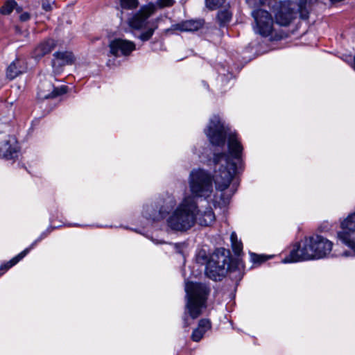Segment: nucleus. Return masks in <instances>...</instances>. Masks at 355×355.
Listing matches in <instances>:
<instances>
[{
	"label": "nucleus",
	"mask_w": 355,
	"mask_h": 355,
	"mask_svg": "<svg viewBox=\"0 0 355 355\" xmlns=\"http://www.w3.org/2000/svg\"><path fill=\"white\" fill-rule=\"evenodd\" d=\"M205 132L215 146H224L227 139L228 153L214 155V176L204 169L192 170L188 178L191 195L186 194L179 202L173 196H167L163 199L158 212L149 206L143 212L144 216L152 221L166 218V227L173 232H186L196 223L208 226L215 220L212 209H200L196 198L216 202L212 198L214 196L213 182L216 190H225L236 173L237 164L241 159L243 147L237 135L225 126L218 116L214 115L210 119Z\"/></svg>",
	"instance_id": "f257e3e1"
},
{
	"label": "nucleus",
	"mask_w": 355,
	"mask_h": 355,
	"mask_svg": "<svg viewBox=\"0 0 355 355\" xmlns=\"http://www.w3.org/2000/svg\"><path fill=\"white\" fill-rule=\"evenodd\" d=\"M333 245L331 241L320 235L306 237L294 246L289 256L282 262L288 263L325 258L331 253Z\"/></svg>",
	"instance_id": "f03ea898"
},
{
	"label": "nucleus",
	"mask_w": 355,
	"mask_h": 355,
	"mask_svg": "<svg viewBox=\"0 0 355 355\" xmlns=\"http://www.w3.org/2000/svg\"><path fill=\"white\" fill-rule=\"evenodd\" d=\"M185 292L187 299V310L190 316L195 319L201 314L202 309L205 307L209 289L203 284L186 282Z\"/></svg>",
	"instance_id": "7ed1b4c3"
},
{
	"label": "nucleus",
	"mask_w": 355,
	"mask_h": 355,
	"mask_svg": "<svg viewBox=\"0 0 355 355\" xmlns=\"http://www.w3.org/2000/svg\"><path fill=\"white\" fill-rule=\"evenodd\" d=\"M274 12L276 21L281 26H287L293 19V13L297 10L303 19L308 17L306 9V0H275Z\"/></svg>",
	"instance_id": "20e7f679"
},
{
	"label": "nucleus",
	"mask_w": 355,
	"mask_h": 355,
	"mask_svg": "<svg viewBox=\"0 0 355 355\" xmlns=\"http://www.w3.org/2000/svg\"><path fill=\"white\" fill-rule=\"evenodd\" d=\"M342 230L337 233V237L350 250L345 252V257L355 256V240L352 234L355 232V213L349 214L342 223Z\"/></svg>",
	"instance_id": "39448f33"
},
{
	"label": "nucleus",
	"mask_w": 355,
	"mask_h": 355,
	"mask_svg": "<svg viewBox=\"0 0 355 355\" xmlns=\"http://www.w3.org/2000/svg\"><path fill=\"white\" fill-rule=\"evenodd\" d=\"M252 16L254 20V31L263 37L269 36L273 31V19L266 10L259 9L254 10Z\"/></svg>",
	"instance_id": "423d86ee"
},
{
	"label": "nucleus",
	"mask_w": 355,
	"mask_h": 355,
	"mask_svg": "<svg viewBox=\"0 0 355 355\" xmlns=\"http://www.w3.org/2000/svg\"><path fill=\"white\" fill-rule=\"evenodd\" d=\"M110 53L114 57H128L136 50V44L132 41L116 38L109 44Z\"/></svg>",
	"instance_id": "0eeeda50"
},
{
	"label": "nucleus",
	"mask_w": 355,
	"mask_h": 355,
	"mask_svg": "<svg viewBox=\"0 0 355 355\" xmlns=\"http://www.w3.org/2000/svg\"><path fill=\"white\" fill-rule=\"evenodd\" d=\"M155 6L153 3L141 7L138 12L129 19L130 26L135 29L144 28L148 23L147 19L155 12Z\"/></svg>",
	"instance_id": "6e6552de"
},
{
	"label": "nucleus",
	"mask_w": 355,
	"mask_h": 355,
	"mask_svg": "<svg viewBox=\"0 0 355 355\" xmlns=\"http://www.w3.org/2000/svg\"><path fill=\"white\" fill-rule=\"evenodd\" d=\"M20 147L17 139L13 137H8L0 143V157L6 159H12L18 157Z\"/></svg>",
	"instance_id": "1a4fd4ad"
},
{
	"label": "nucleus",
	"mask_w": 355,
	"mask_h": 355,
	"mask_svg": "<svg viewBox=\"0 0 355 355\" xmlns=\"http://www.w3.org/2000/svg\"><path fill=\"white\" fill-rule=\"evenodd\" d=\"M67 87L62 86L55 88L49 81H43L38 86L37 97L40 100L47 99L49 98L55 97L58 95L65 94Z\"/></svg>",
	"instance_id": "9d476101"
},
{
	"label": "nucleus",
	"mask_w": 355,
	"mask_h": 355,
	"mask_svg": "<svg viewBox=\"0 0 355 355\" xmlns=\"http://www.w3.org/2000/svg\"><path fill=\"white\" fill-rule=\"evenodd\" d=\"M222 264L216 265L214 258L211 261H209L206 268L205 273L211 279L216 281L220 279V277L223 275L225 270V266L226 264V258L223 257Z\"/></svg>",
	"instance_id": "9b49d317"
},
{
	"label": "nucleus",
	"mask_w": 355,
	"mask_h": 355,
	"mask_svg": "<svg viewBox=\"0 0 355 355\" xmlns=\"http://www.w3.org/2000/svg\"><path fill=\"white\" fill-rule=\"evenodd\" d=\"M28 67L26 61L22 59L15 60L7 69V77L10 79H14L17 76L25 73Z\"/></svg>",
	"instance_id": "f8f14e48"
},
{
	"label": "nucleus",
	"mask_w": 355,
	"mask_h": 355,
	"mask_svg": "<svg viewBox=\"0 0 355 355\" xmlns=\"http://www.w3.org/2000/svg\"><path fill=\"white\" fill-rule=\"evenodd\" d=\"M53 55L54 59L52 61V66L54 69H55L57 67H62L66 64H71L75 61V58L71 52H56Z\"/></svg>",
	"instance_id": "ddd939ff"
},
{
	"label": "nucleus",
	"mask_w": 355,
	"mask_h": 355,
	"mask_svg": "<svg viewBox=\"0 0 355 355\" xmlns=\"http://www.w3.org/2000/svg\"><path fill=\"white\" fill-rule=\"evenodd\" d=\"M42 239V237L37 239L30 245V247L26 248L6 263L1 265L0 266V275H1L5 271L10 268L12 266L17 264L20 260H21L30 252V250L35 246L37 242L40 241Z\"/></svg>",
	"instance_id": "4468645a"
},
{
	"label": "nucleus",
	"mask_w": 355,
	"mask_h": 355,
	"mask_svg": "<svg viewBox=\"0 0 355 355\" xmlns=\"http://www.w3.org/2000/svg\"><path fill=\"white\" fill-rule=\"evenodd\" d=\"M55 41L48 39L41 42L33 51V57L40 59L47 53H49L55 47Z\"/></svg>",
	"instance_id": "2eb2a0df"
},
{
	"label": "nucleus",
	"mask_w": 355,
	"mask_h": 355,
	"mask_svg": "<svg viewBox=\"0 0 355 355\" xmlns=\"http://www.w3.org/2000/svg\"><path fill=\"white\" fill-rule=\"evenodd\" d=\"M203 25L202 20H187L175 25V29L184 32H193L199 30Z\"/></svg>",
	"instance_id": "dca6fc26"
},
{
	"label": "nucleus",
	"mask_w": 355,
	"mask_h": 355,
	"mask_svg": "<svg viewBox=\"0 0 355 355\" xmlns=\"http://www.w3.org/2000/svg\"><path fill=\"white\" fill-rule=\"evenodd\" d=\"M211 328V322L209 320L202 319L199 321L198 327L193 330L191 339L198 342L203 337L205 332Z\"/></svg>",
	"instance_id": "f3484780"
},
{
	"label": "nucleus",
	"mask_w": 355,
	"mask_h": 355,
	"mask_svg": "<svg viewBox=\"0 0 355 355\" xmlns=\"http://www.w3.org/2000/svg\"><path fill=\"white\" fill-rule=\"evenodd\" d=\"M230 241L234 252L237 255L240 254L243 250V244L241 241L238 239L236 232H232Z\"/></svg>",
	"instance_id": "a211bd4d"
},
{
	"label": "nucleus",
	"mask_w": 355,
	"mask_h": 355,
	"mask_svg": "<svg viewBox=\"0 0 355 355\" xmlns=\"http://www.w3.org/2000/svg\"><path fill=\"white\" fill-rule=\"evenodd\" d=\"M17 3L14 0L7 1L5 4L1 8V12L3 15L10 14L14 8L16 7Z\"/></svg>",
	"instance_id": "6ab92c4d"
},
{
	"label": "nucleus",
	"mask_w": 355,
	"mask_h": 355,
	"mask_svg": "<svg viewBox=\"0 0 355 355\" xmlns=\"http://www.w3.org/2000/svg\"><path fill=\"white\" fill-rule=\"evenodd\" d=\"M157 28V26H151L147 28L145 31L142 32L139 36L138 38L142 42H146L149 40L154 34L155 30Z\"/></svg>",
	"instance_id": "aec40b11"
},
{
	"label": "nucleus",
	"mask_w": 355,
	"mask_h": 355,
	"mask_svg": "<svg viewBox=\"0 0 355 355\" xmlns=\"http://www.w3.org/2000/svg\"><path fill=\"white\" fill-rule=\"evenodd\" d=\"M217 17L221 24H225L230 20L232 14L229 10H223L218 12Z\"/></svg>",
	"instance_id": "412c9836"
},
{
	"label": "nucleus",
	"mask_w": 355,
	"mask_h": 355,
	"mask_svg": "<svg viewBox=\"0 0 355 355\" xmlns=\"http://www.w3.org/2000/svg\"><path fill=\"white\" fill-rule=\"evenodd\" d=\"M121 6L125 9H133L137 7V0H119Z\"/></svg>",
	"instance_id": "4be33fe9"
},
{
	"label": "nucleus",
	"mask_w": 355,
	"mask_h": 355,
	"mask_svg": "<svg viewBox=\"0 0 355 355\" xmlns=\"http://www.w3.org/2000/svg\"><path fill=\"white\" fill-rule=\"evenodd\" d=\"M206 6L211 10H215L221 6L225 0H205Z\"/></svg>",
	"instance_id": "5701e85b"
},
{
	"label": "nucleus",
	"mask_w": 355,
	"mask_h": 355,
	"mask_svg": "<svg viewBox=\"0 0 355 355\" xmlns=\"http://www.w3.org/2000/svg\"><path fill=\"white\" fill-rule=\"evenodd\" d=\"M251 258L254 263H262L266 261L270 257H267L265 255H258L254 253L251 254Z\"/></svg>",
	"instance_id": "b1692460"
},
{
	"label": "nucleus",
	"mask_w": 355,
	"mask_h": 355,
	"mask_svg": "<svg viewBox=\"0 0 355 355\" xmlns=\"http://www.w3.org/2000/svg\"><path fill=\"white\" fill-rule=\"evenodd\" d=\"M54 5V2H50L49 1H44L42 2V9L46 12H49L53 9V6Z\"/></svg>",
	"instance_id": "393cba45"
},
{
	"label": "nucleus",
	"mask_w": 355,
	"mask_h": 355,
	"mask_svg": "<svg viewBox=\"0 0 355 355\" xmlns=\"http://www.w3.org/2000/svg\"><path fill=\"white\" fill-rule=\"evenodd\" d=\"M266 0H246L250 6H257L263 4Z\"/></svg>",
	"instance_id": "a878e982"
},
{
	"label": "nucleus",
	"mask_w": 355,
	"mask_h": 355,
	"mask_svg": "<svg viewBox=\"0 0 355 355\" xmlns=\"http://www.w3.org/2000/svg\"><path fill=\"white\" fill-rule=\"evenodd\" d=\"M173 0H159L158 4L160 7L171 6L173 4Z\"/></svg>",
	"instance_id": "bb28decb"
},
{
	"label": "nucleus",
	"mask_w": 355,
	"mask_h": 355,
	"mask_svg": "<svg viewBox=\"0 0 355 355\" xmlns=\"http://www.w3.org/2000/svg\"><path fill=\"white\" fill-rule=\"evenodd\" d=\"M30 18H31V15L26 12L21 13L19 16V19L21 21H26L29 20Z\"/></svg>",
	"instance_id": "cd10ccee"
},
{
	"label": "nucleus",
	"mask_w": 355,
	"mask_h": 355,
	"mask_svg": "<svg viewBox=\"0 0 355 355\" xmlns=\"http://www.w3.org/2000/svg\"><path fill=\"white\" fill-rule=\"evenodd\" d=\"M350 60H352V62L351 63V66L355 70V55H354L353 58L350 57Z\"/></svg>",
	"instance_id": "c85d7f7f"
},
{
	"label": "nucleus",
	"mask_w": 355,
	"mask_h": 355,
	"mask_svg": "<svg viewBox=\"0 0 355 355\" xmlns=\"http://www.w3.org/2000/svg\"><path fill=\"white\" fill-rule=\"evenodd\" d=\"M35 17L36 19H37L38 18V15L37 13L35 14Z\"/></svg>",
	"instance_id": "c756f323"
}]
</instances>
